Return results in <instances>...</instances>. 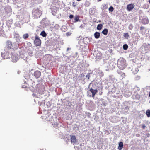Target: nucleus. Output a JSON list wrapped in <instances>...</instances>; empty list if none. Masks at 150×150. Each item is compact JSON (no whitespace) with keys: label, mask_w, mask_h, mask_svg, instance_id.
I'll list each match as a JSON object with an SVG mask.
<instances>
[{"label":"nucleus","mask_w":150,"mask_h":150,"mask_svg":"<svg viewBox=\"0 0 150 150\" xmlns=\"http://www.w3.org/2000/svg\"><path fill=\"white\" fill-rule=\"evenodd\" d=\"M32 17L34 18H40L42 14V11L39 9L34 8L32 11Z\"/></svg>","instance_id":"1"},{"label":"nucleus","mask_w":150,"mask_h":150,"mask_svg":"<svg viewBox=\"0 0 150 150\" xmlns=\"http://www.w3.org/2000/svg\"><path fill=\"white\" fill-rule=\"evenodd\" d=\"M12 44L11 41L10 40H8L6 42V46L5 48V50L6 51H11V50H13Z\"/></svg>","instance_id":"2"},{"label":"nucleus","mask_w":150,"mask_h":150,"mask_svg":"<svg viewBox=\"0 0 150 150\" xmlns=\"http://www.w3.org/2000/svg\"><path fill=\"white\" fill-rule=\"evenodd\" d=\"M5 52L3 53H2L1 55L3 59H7L10 58L11 56V54H10V52L11 51H6L5 50Z\"/></svg>","instance_id":"3"},{"label":"nucleus","mask_w":150,"mask_h":150,"mask_svg":"<svg viewBox=\"0 0 150 150\" xmlns=\"http://www.w3.org/2000/svg\"><path fill=\"white\" fill-rule=\"evenodd\" d=\"M35 38L34 40V44L37 46H40L41 44V40L38 36L36 35Z\"/></svg>","instance_id":"4"},{"label":"nucleus","mask_w":150,"mask_h":150,"mask_svg":"<svg viewBox=\"0 0 150 150\" xmlns=\"http://www.w3.org/2000/svg\"><path fill=\"white\" fill-rule=\"evenodd\" d=\"M125 60L123 58H120L118 59L117 61V64L120 66H124L125 64Z\"/></svg>","instance_id":"5"},{"label":"nucleus","mask_w":150,"mask_h":150,"mask_svg":"<svg viewBox=\"0 0 150 150\" xmlns=\"http://www.w3.org/2000/svg\"><path fill=\"white\" fill-rule=\"evenodd\" d=\"M142 23L144 24H148L149 22L148 19L146 16H144L143 17H142Z\"/></svg>","instance_id":"6"},{"label":"nucleus","mask_w":150,"mask_h":150,"mask_svg":"<svg viewBox=\"0 0 150 150\" xmlns=\"http://www.w3.org/2000/svg\"><path fill=\"white\" fill-rule=\"evenodd\" d=\"M11 8L9 7H6L5 8V12L7 13V14L6 15V17H8L10 16L11 14Z\"/></svg>","instance_id":"7"},{"label":"nucleus","mask_w":150,"mask_h":150,"mask_svg":"<svg viewBox=\"0 0 150 150\" xmlns=\"http://www.w3.org/2000/svg\"><path fill=\"white\" fill-rule=\"evenodd\" d=\"M143 46L145 50H150V44L148 43H144L143 44Z\"/></svg>","instance_id":"8"},{"label":"nucleus","mask_w":150,"mask_h":150,"mask_svg":"<svg viewBox=\"0 0 150 150\" xmlns=\"http://www.w3.org/2000/svg\"><path fill=\"white\" fill-rule=\"evenodd\" d=\"M89 91L92 93V97L94 98L96 94L98 92L97 89H93L91 88L89 89Z\"/></svg>","instance_id":"9"},{"label":"nucleus","mask_w":150,"mask_h":150,"mask_svg":"<svg viewBox=\"0 0 150 150\" xmlns=\"http://www.w3.org/2000/svg\"><path fill=\"white\" fill-rule=\"evenodd\" d=\"M134 5L132 4H131L127 5V10L129 11H131L134 8Z\"/></svg>","instance_id":"10"},{"label":"nucleus","mask_w":150,"mask_h":150,"mask_svg":"<svg viewBox=\"0 0 150 150\" xmlns=\"http://www.w3.org/2000/svg\"><path fill=\"white\" fill-rule=\"evenodd\" d=\"M41 72L38 71H35L34 74V76L36 78H38L40 77L41 76Z\"/></svg>","instance_id":"11"},{"label":"nucleus","mask_w":150,"mask_h":150,"mask_svg":"<svg viewBox=\"0 0 150 150\" xmlns=\"http://www.w3.org/2000/svg\"><path fill=\"white\" fill-rule=\"evenodd\" d=\"M11 58L13 62H16V61L18 60V57L14 55L11 54Z\"/></svg>","instance_id":"12"},{"label":"nucleus","mask_w":150,"mask_h":150,"mask_svg":"<svg viewBox=\"0 0 150 150\" xmlns=\"http://www.w3.org/2000/svg\"><path fill=\"white\" fill-rule=\"evenodd\" d=\"M71 142L73 143H75L76 142V139L75 136H72L71 138Z\"/></svg>","instance_id":"13"},{"label":"nucleus","mask_w":150,"mask_h":150,"mask_svg":"<svg viewBox=\"0 0 150 150\" xmlns=\"http://www.w3.org/2000/svg\"><path fill=\"white\" fill-rule=\"evenodd\" d=\"M56 8V7H54L53 8H52L51 9V13L53 15L55 16V15L57 12V11Z\"/></svg>","instance_id":"14"},{"label":"nucleus","mask_w":150,"mask_h":150,"mask_svg":"<svg viewBox=\"0 0 150 150\" xmlns=\"http://www.w3.org/2000/svg\"><path fill=\"white\" fill-rule=\"evenodd\" d=\"M94 36L96 39H98L100 36V33L99 32H96L94 34Z\"/></svg>","instance_id":"15"},{"label":"nucleus","mask_w":150,"mask_h":150,"mask_svg":"<svg viewBox=\"0 0 150 150\" xmlns=\"http://www.w3.org/2000/svg\"><path fill=\"white\" fill-rule=\"evenodd\" d=\"M123 143L122 142H120L119 143V146L118 147V149L119 150H121L123 147Z\"/></svg>","instance_id":"16"},{"label":"nucleus","mask_w":150,"mask_h":150,"mask_svg":"<svg viewBox=\"0 0 150 150\" xmlns=\"http://www.w3.org/2000/svg\"><path fill=\"white\" fill-rule=\"evenodd\" d=\"M79 20V16H78L76 15L75 16L74 20H73L72 22L74 23L78 22Z\"/></svg>","instance_id":"17"},{"label":"nucleus","mask_w":150,"mask_h":150,"mask_svg":"<svg viewBox=\"0 0 150 150\" xmlns=\"http://www.w3.org/2000/svg\"><path fill=\"white\" fill-rule=\"evenodd\" d=\"M108 32V29L107 28L104 29L102 31V33L105 35H106Z\"/></svg>","instance_id":"18"},{"label":"nucleus","mask_w":150,"mask_h":150,"mask_svg":"<svg viewBox=\"0 0 150 150\" xmlns=\"http://www.w3.org/2000/svg\"><path fill=\"white\" fill-rule=\"evenodd\" d=\"M40 35L44 37H45L47 36V34L44 30H43L41 32Z\"/></svg>","instance_id":"19"},{"label":"nucleus","mask_w":150,"mask_h":150,"mask_svg":"<svg viewBox=\"0 0 150 150\" xmlns=\"http://www.w3.org/2000/svg\"><path fill=\"white\" fill-rule=\"evenodd\" d=\"M132 71L133 72L134 74L137 73L138 71V68H133L132 69Z\"/></svg>","instance_id":"20"},{"label":"nucleus","mask_w":150,"mask_h":150,"mask_svg":"<svg viewBox=\"0 0 150 150\" xmlns=\"http://www.w3.org/2000/svg\"><path fill=\"white\" fill-rule=\"evenodd\" d=\"M103 27V25L102 24H99L97 25V29L98 30H100L102 29V28Z\"/></svg>","instance_id":"21"},{"label":"nucleus","mask_w":150,"mask_h":150,"mask_svg":"<svg viewBox=\"0 0 150 150\" xmlns=\"http://www.w3.org/2000/svg\"><path fill=\"white\" fill-rule=\"evenodd\" d=\"M32 1H33L35 3L39 4L41 3L42 1V0H32Z\"/></svg>","instance_id":"22"},{"label":"nucleus","mask_w":150,"mask_h":150,"mask_svg":"<svg viewBox=\"0 0 150 150\" xmlns=\"http://www.w3.org/2000/svg\"><path fill=\"white\" fill-rule=\"evenodd\" d=\"M128 46L127 44H125L123 46V48L124 50H126L128 48Z\"/></svg>","instance_id":"23"},{"label":"nucleus","mask_w":150,"mask_h":150,"mask_svg":"<svg viewBox=\"0 0 150 150\" xmlns=\"http://www.w3.org/2000/svg\"><path fill=\"white\" fill-rule=\"evenodd\" d=\"M146 114L147 117H150V110L148 109L146 110Z\"/></svg>","instance_id":"24"},{"label":"nucleus","mask_w":150,"mask_h":150,"mask_svg":"<svg viewBox=\"0 0 150 150\" xmlns=\"http://www.w3.org/2000/svg\"><path fill=\"white\" fill-rule=\"evenodd\" d=\"M29 35L28 33H26L23 35V37L24 39H27Z\"/></svg>","instance_id":"25"},{"label":"nucleus","mask_w":150,"mask_h":150,"mask_svg":"<svg viewBox=\"0 0 150 150\" xmlns=\"http://www.w3.org/2000/svg\"><path fill=\"white\" fill-rule=\"evenodd\" d=\"M129 36V35L127 33H125L124 35V36L125 39H128Z\"/></svg>","instance_id":"26"},{"label":"nucleus","mask_w":150,"mask_h":150,"mask_svg":"<svg viewBox=\"0 0 150 150\" xmlns=\"http://www.w3.org/2000/svg\"><path fill=\"white\" fill-rule=\"evenodd\" d=\"M133 28V26L132 24H130L128 26V29L129 30H132Z\"/></svg>","instance_id":"27"},{"label":"nucleus","mask_w":150,"mask_h":150,"mask_svg":"<svg viewBox=\"0 0 150 150\" xmlns=\"http://www.w3.org/2000/svg\"><path fill=\"white\" fill-rule=\"evenodd\" d=\"M114 10V8L112 6H110L109 8V11L110 12H112Z\"/></svg>","instance_id":"28"},{"label":"nucleus","mask_w":150,"mask_h":150,"mask_svg":"<svg viewBox=\"0 0 150 150\" xmlns=\"http://www.w3.org/2000/svg\"><path fill=\"white\" fill-rule=\"evenodd\" d=\"M102 6L103 9H107L108 8L107 5L105 4H103L102 5Z\"/></svg>","instance_id":"29"},{"label":"nucleus","mask_w":150,"mask_h":150,"mask_svg":"<svg viewBox=\"0 0 150 150\" xmlns=\"http://www.w3.org/2000/svg\"><path fill=\"white\" fill-rule=\"evenodd\" d=\"M90 4V3L89 2L87 1L85 2V5L86 6L88 7L89 6Z\"/></svg>","instance_id":"30"},{"label":"nucleus","mask_w":150,"mask_h":150,"mask_svg":"<svg viewBox=\"0 0 150 150\" xmlns=\"http://www.w3.org/2000/svg\"><path fill=\"white\" fill-rule=\"evenodd\" d=\"M119 68L121 70H123L124 69L125 67V66H119Z\"/></svg>","instance_id":"31"},{"label":"nucleus","mask_w":150,"mask_h":150,"mask_svg":"<svg viewBox=\"0 0 150 150\" xmlns=\"http://www.w3.org/2000/svg\"><path fill=\"white\" fill-rule=\"evenodd\" d=\"M25 78L26 79H28L29 78H30V76L29 75H28V74H26L25 76H24Z\"/></svg>","instance_id":"32"},{"label":"nucleus","mask_w":150,"mask_h":150,"mask_svg":"<svg viewBox=\"0 0 150 150\" xmlns=\"http://www.w3.org/2000/svg\"><path fill=\"white\" fill-rule=\"evenodd\" d=\"M55 29H58L59 28V26L58 24H56L54 26Z\"/></svg>","instance_id":"33"},{"label":"nucleus","mask_w":150,"mask_h":150,"mask_svg":"<svg viewBox=\"0 0 150 150\" xmlns=\"http://www.w3.org/2000/svg\"><path fill=\"white\" fill-rule=\"evenodd\" d=\"M149 53H147L146 52V55L147 56V59L148 60H149L150 59V57L149 56Z\"/></svg>","instance_id":"34"},{"label":"nucleus","mask_w":150,"mask_h":150,"mask_svg":"<svg viewBox=\"0 0 150 150\" xmlns=\"http://www.w3.org/2000/svg\"><path fill=\"white\" fill-rule=\"evenodd\" d=\"M41 67H42V69H40V68H39V69H40L42 71V70H44V71H46L45 69H44V68H45V69H46V67L45 68H44V66H41Z\"/></svg>","instance_id":"35"},{"label":"nucleus","mask_w":150,"mask_h":150,"mask_svg":"<svg viewBox=\"0 0 150 150\" xmlns=\"http://www.w3.org/2000/svg\"><path fill=\"white\" fill-rule=\"evenodd\" d=\"M71 34V33L69 32H67L66 33V35L67 36L70 35Z\"/></svg>","instance_id":"36"},{"label":"nucleus","mask_w":150,"mask_h":150,"mask_svg":"<svg viewBox=\"0 0 150 150\" xmlns=\"http://www.w3.org/2000/svg\"><path fill=\"white\" fill-rule=\"evenodd\" d=\"M86 78H88V79H89L90 77V73H88L87 75H86Z\"/></svg>","instance_id":"37"},{"label":"nucleus","mask_w":150,"mask_h":150,"mask_svg":"<svg viewBox=\"0 0 150 150\" xmlns=\"http://www.w3.org/2000/svg\"><path fill=\"white\" fill-rule=\"evenodd\" d=\"M72 6L73 7H75L76 6V3H75V2H74L72 3Z\"/></svg>","instance_id":"38"},{"label":"nucleus","mask_w":150,"mask_h":150,"mask_svg":"<svg viewBox=\"0 0 150 150\" xmlns=\"http://www.w3.org/2000/svg\"><path fill=\"white\" fill-rule=\"evenodd\" d=\"M74 17V16L72 14H71L69 16V18L70 19H72Z\"/></svg>","instance_id":"39"},{"label":"nucleus","mask_w":150,"mask_h":150,"mask_svg":"<svg viewBox=\"0 0 150 150\" xmlns=\"http://www.w3.org/2000/svg\"><path fill=\"white\" fill-rule=\"evenodd\" d=\"M77 54H78V53H77V52H76L75 53V55H73L72 57H74V58H75L77 56Z\"/></svg>","instance_id":"40"},{"label":"nucleus","mask_w":150,"mask_h":150,"mask_svg":"<svg viewBox=\"0 0 150 150\" xmlns=\"http://www.w3.org/2000/svg\"><path fill=\"white\" fill-rule=\"evenodd\" d=\"M121 75L123 77H124L125 76V74L124 73H122Z\"/></svg>","instance_id":"41"},{"label":"nucleus","mask_w":150,"mask_h":150,"mask_svg":"<svg viewBox=\"0 0 150 150\" xmlns=\"http://www.w3.org/2000/svg\"><path fill=\"white\" fill-rule=\"evenodd\" d=\"M99 94L100 95H101L103 94V92L102 91L100 92L99 93Z\"/></svg>","instance_id":"42"},{"label":"nucleus","mask_w":150,"mask_h":150,"mask_svg":"<svg viewBox=\"0 0 150 150\" xmlns=\"http://www.w3.org/2000/svg\"><path fill=\"white\" fill-rule=\"evenodd\" d=\"M144 27L143 26H141L140 27V29L141 30H143V29H144Z\"/></svg>","instance_id":"43"},{"label":"nucleus","mask_w":150,"mask_h":150,"mask_svg":"<svg viewBox=\"0 0 150 150\" xmlns=\"http://www.w3.org/2000/svg\"><path fill=\"white\" fill-rule=\"evenodd\" d=\"M146 127V126L144 125H143L142 126V128L143 129H144L145 127Z\"/></svg>","instance_id":"44"},{"label":"nucleus","mask_w":150,"mask_h":150,"mask_svg":"<svg viewBox=\"0 0 150 150\" xmlns=\"http://www.w3.org/2000/svg\"><path fill=\"white\" fill-rule=\"evenodd\" d=\"M144 5L145 6L146 8H148V5L146 4H145Z\"/></svg>","instance_id":"45"},{"label":"nucleus","mask_w":150,"mask_h":150,"mask_svg":"<svg viewBox=\"0 0 150 150\" xmlns=\"http://www.w3.org/2000/svg\"><path fill=\"white\" fill-rule=\"evenodd\" d=\"M16 37L17 38H18V39H19V38H20V37H19L18 35H16Z\"/></svg>","instance_id":"46"},{"label":"nucleus","mask_w":150,"mask_h":150,"mask_svg":"<svg viewBox=\"0 0 150 150\" xmlns=\"http://www.w3.org/2000/svg\"><path fill=\"white\" fill-rule=\"evenodd\" d=\"M71 49V48H68L67 49V51H68L69 50H70Z\"/></svg>","instance_id":"47"},{"label":"nucleus","mask_w":150,"mask_h":150,"mask_svg":"<svg viewBox=\"0 0 150 150\" xmlns=\"http://www.w3.org/2000/svg\"><path fill=\"white\" fill-rule=\"evenodd\" d=\"M83 27V26L82 25H80V28H82V27Z\"/></svg>","instance_id":"48"},{"label":"nucleus","mask_w":150,"mask_h":150,"mask_svg":"<svg viewBox=\"0 0 150 150\" xmlns=\"http://www.w3.org/2000/svg\"><path fill=\"white\" fill-rule=\"evenodd\" d=\"M87 39V38H83V40H86V39Z\"/></svg>","instance_id":"49"},{"label":"nucleus","mask_w":150,"mask_h":150,"mask_svg":"<svg viewBox=\"0 0 150 150\" xmlns=\"http://www.w3.org/2000/svg\"><path fill=\"white\" fill-rule=\"evenodd\" d=\"M43 91H44V90H45V88L44 87H43Z\"/></svg>","instance_id":"50"},{"label":"nucleus","mask_w":150,"mask_h":150,"mask_svg":"<svg viewBox=\"0 0 150 150\" xmlns=\"http://www.w3.org/2000/svg\"><path fill=\"white\" fill-rule=\"evenodd\" d=\"M76 0L78 1H81V0Z\"/></svg>","instance_id":"51"},{"label":"nucleus","mask_w":150,"mask_h":150,"mask_svg":"<svg viewBox=\"0 0 150 150\" xmlns=\"http://www.w3.org/2000/svg\"><path fill=\"white\" fill-rule=\"evenodd\" d=\"M98 1H101L102 0H97Z\"/></svg>","instance_id":"52"},{"label":"nucleus","mask_w":150,"mask_h":150,"mask_svg":"<svg viewBox=\"0 0 150 150\" xmlns=\"http://www.w3.org/2000/svg\"><path fill=\"white\" fill-rule=\"evenodd\" d=\"M149 3L150 4V0H149Z\"/></svg>","instance_id":"53"},{"label":"nucleus","mask_w":150,"mask_h":150,"mask_svg":"<svg viewBox=\"0 0 150 150\" xmlns=\"http://www.w3.org/2000/svg\"><path fill=\"white\" fill-rule=\"evenodd\" d=\"M43 93H40V94H43Z\"/></svg>","instance_id":"54"},{"label":"nucleus","mask_w":150,"mask_h":150,"mask_svg":"<svg viewBox=\"0 0 150 150\" xmlns=\"http://www.w3.org/2000/svg\"><path fill=\"white\" fill-rule=\"evenodd\" d=\"M149 96L150 97V92H149Z\"/></svg>","instance_id":"55"},{"label":"nucleus","mask_w":150,"mask_h":150,"mask_svg":"<svg viewBox=\"0 0 150 150\" xmlns=\"http://www.w3.org/2000/svg\"><path fill=\"white\" fill-rule=\"evenodd\" d=\"M102 74V76L103 75V73Z\"/></svg>","instance_id":"56"},{"label":"nucleus","mask_w":150,"mask_h":150,"mask_svg":"<svg viewBox=\"0 0 150 150\" xmlns=\"http://www.w3.org/2000/svg\"><path fill=\"white\" fill-rule=\"evenodd\" d=\"M56 0L57 1H58V0Z\"/></svg>","instance_id":"57"},{"label":"nucleus","mask_w":150,"mask_h":150,"mask_svg":"<svg viewBox=\"0 0 150 150\" xmlns=\"http://www.w3.org/2000/svg\"><path fill=\"white\" fill-rule=\"evenodd\" d=\"M0 0V1H1L2 0Z\"/></svg>","instance_id":"58"}]
</instances>
